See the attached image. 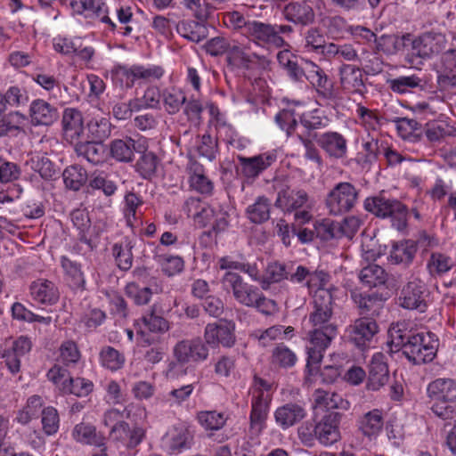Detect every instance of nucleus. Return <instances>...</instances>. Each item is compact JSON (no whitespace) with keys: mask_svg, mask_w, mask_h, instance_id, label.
Returning a JSON list of instances; mask_svg holds the SVG:
<instances>
[{"mask_svg":"<svg viewBox=\"0 0 456 456\" xmlns=\"http://www.w3.org/2000/svg\"><path fill=\"white\" fill-rule=\"evenodd\" d=\"M343 414L328 411L317 420V441L323 446H331L341 439L340 423Z\"/></svg>","mask_w":456,"mask_h":456,"instance_id":"14","label":"nucleus"},{"mask_svg":"<svg viewBox=\"0 0 456 456\" xmlns=\"http://www.w3.org/2000/svg\"><path fill=\"white\" fill-rule=\"evenodd\" d=\"M61 266L64 272L67 285L74 291H83L86 289V279L81 270V265L66 256L61 257Z\"/></svg>","mask_w":456,"mask_h":456,"instance_id":"30","label":"nucleus"},{"mask_svg":"<svg viewBox=\"0 0 456 456\" xmlns=\"http://www.w3.org/2000/svg\"><path fill=\"white\" fill-rule=\"evenodd\" d=\"M62 176L66 187L73 191H78L86 181H89L86 170L78 165L66 167Z\"/></svg>","mask_w":456,"mask_h":456,"instance_id":"51","label":"nucleus"},{"mask_svg":"<svg viewBox=\"0 0 456 456\" xmlns=\"http://www.w3.org/2000/svg\"><path fill=\"white\" fill-rule=\"evenodd\" d=\"M275 206L285 213H291L303 208H311L310 197L305 190L282 189L278 192Z\"/></svg>","mask_w":456,"mask_h":456,"instance_id":"17","label":"nucleus"},{"mask_svg":"<svg viewBox=\"0 0 456 456\" xmlns=\"http://www.w3.org/2000/svg\"><path fill=\"white\" fill-rule=\"evenodd\" d=\"M359 279L363 285L376 288L387 283L388 273L380 265L370 264L360 271Z\"/></svg>","mask_w":456,"mask_h":456,"instance_id":"42","label":"nucleus"},{"mask_svg":"<svg viewBox=\"0 0 456 456\" xmlns=\"http://www.w3.org/2000/svg\"><path fill=\"white\" fill-rule=\"evenodd\" d=\"M74 227L78 231V240L86 244L90 248H94L93 241V229L91 219L86 209H75L70 215Z\"/></svg>","mask_w":456,"mask_h":456,"instance_id":"33","label":"nucleus"},{"mask_svg":"<svg viewBox=\"0 0 456 456\" xmlns=\"http://www.w3.org/2000/svg\"><path fill=\"white\" fill-rule=\"evenodd\" d=\"M283 13L288 21L300 26L310 25L315 19L314 11L310 2L306 0L289 3L285 6Z\"/></svg>","mask_w":456,"mask_h":456,"instance_id":"22","label":"nucleus"},{"mask_svg":"<svg viewBox=\"0 0 456 456\" xmlns=\"http://www.w3.org/2000/svg\"><path fill=\"white\" fill-rule=\"evenodd\" d=\"M272 385L266 380L255 376L249 389L251 395V410L249 413V432L259 436L265 429L272 401Z\"/></svg>","mask_w":456,"mask_h":456,"instance_id":"4","label":"nucleus"},{"mask_svg":"<svg viewBox=\"0 0 456 456\" xmlns=\"http://www.w3.org/2000/svg\"><path fill=\"white\" fill-rule=\"evenodd\" d=\"M145 150V142L134 140L126 136L122 139H115L110 142V156L118 162L130 163L134 160V152H142Z\"/></svg>","mask_w":456,"mask_h":456,"instance_id":"18","label":"nucleus"},{"mask_svg":"<svg viewBox=\"0 0 456 456\" xmlns=\"http://www.w3.org/2000/svg\"><path fill=\"white\" fill-rule=\"evenodd\" d=\"M387 84L389 89L396 94H404L415 88L423 90L426 82L416 74L411 76H400L395 78L387 79Z\"/></svg>","mask_w":456,"mask_h":456,"instance_id":"43","label":"nucleus"},{"mask_svg":"<svg viewBox=\"0 0 456 456\" xmlns=\"http://www.w3.org/2000/svg\"><path fill=\"white\" fill-rule=\"evenodd\" d=\"M245 37L261 46L281 48L286 45L284 38L275 35L273 24L255 20L248 24Z\"/></svg>","mask_w":456,"mask_h":456,"instance_id":"15","label":"nucleus"},{"mask_svg":"<svg viewBox=\"0 0 456 456\" xmlns=\"http://www.w3.org/2000/svg\"><path fill=\"white\" fill-rule=\"evenodd\" d=\"M297 362L296 353L284 343L276 345L272 350L271 363L281 369H289Z\"/></svg>","mask_w":456,"mask_h":456,"instance_id":"47","label":"nucleus"},{"mask_svg":"<svg viewBox=\"0 0 456 456\" xmlns=\"http://www.w3.org/2000/svg\"><path fill=\"white\" fill-rule=\"evenodd\" d=\"M32 299L40 304L53 305L59 299V291L55 284L48 280L38 279L29 287Z\"/></svg>","mask_w":456,"mask_h":456,"instance_id":"29","label":"nucleus"},{"mask_svg":"<svg viewBox=\"0 0 456 456\" xmlns=\"http://www.w3.org/2000/svg\"><path fill=\"white\" fill-rule=\"evenodd\" d=\"M31 168L38 173L45 180H51L57 175V170L54 168L52 161L45 156H36L30 159L29 161Z\"/></svg>","mask_w":456,"mask_h":456,"instance_id":"63","label":"nucleus"},{"mask_svg":"<svg viewBox=\"0 0 456 456\" xmlns=\"http://www.w3.org/2000/svg\"><path fill=\"white\" fill-rule=\"evenodd\" d=\"M177 33L189 41L199 43L208 37V28L201 22L186 20L176 25Z\"/></svg>","mask_w":456,"mask_h":456,"instance_id":"41","label":"nucleus"},{"mask_svg":"<svg viewBox=\"0 0 456 456\" xmlns=\"http://www.w3.org/2000/svg\"><path fill=\"white\" fill-rule=\"evenodd\" d=\"M454 263L451 256L441 253L433 252L427 263V269L433 277L443 276L453 266Z\"/></svg>","mask_w":456,"mask_h":456,"instance_id":"50","label":"nucleus"},{"mask_svg":"<svg viewBox=\"0 0 456 456\" xmlns=\"http://www.w3.org/2000/svg\"><path fill=\"white\" fill-rule=\"evenodd\" d=\"M411 35H382L376 39V47L387 55L401 54L405 63L411 67Z\"/></svg>","mask_w":456,"mask_h":456,"instance_id":"12","label":"nucleus"},{"mask_svg":"<svg viewBox=\"0 0 456 456\" xmlns=\"http://www.w3.org/2000/svg\"><path fill=\"white\" fill-rule=\"evenodd\" d=\"M63 135L70 143L77 142L84 132L82 113L75 108H67L62 114Z\"/></svg>","mask_w":456,"mask_h":456,"instance_id":"23","label":"nucleus"},{"mask_svg":"<svg viewBox=\"0 0 456 456\" xmlns=\"http://www.w3.org/2000/svg\"><path fill=\"white\" fill-rule=\"evenodd\" d=\"M197 420L206 430H219L227 421V416L216 411H202L197 414Z\"/></svg>","mask_w":456,"mask_h":456,"instance_id":"55","label":"nucleus"},{"mask_svg":"<svg viewBox=\"0 0 456 456\" xmlns=\"http://www.w3.org/2000/svg\"><path fill=\"white\" fill-rule=\"evenodd\" d=\"M164 73L163 67L156 64L118 65L112 70L114 77L126 88H132L136 83L141 85L159 80Z\"/></svg>","mask_w":456,"mask_h":456,"instance_id":"8","label":"nucleus"},{"mask_svg":"<svg viewBox=\"0 0 456 456\" xmlns=\"http://www.w3.org/2000/svg\"><path fill=\"white\" fill-rule=\"evenodd\" d=\"M133 248V241L128 238H125L120 242L114 243L111 247V253L116 265L121 271L126 272L131 269L134 260Z\"/></svg>","mask_w":456,"mask_h":456,"instance_id":"38","label":"nucleus"},{"mask_svg":"<svg viewBox=\"0 0 456 456\" xmlns=\"http://www.w3.org/2000/svg\"><path fill=\"white\" fill-rule=\"evenodd\" d=\"M172 355L174 360L168 364L167 375L174 378L183 365L207 361L209 348L200 338H183L173 346Z\"/></svg>","mask_w":456,"mask_h":456,"instance_id":"6","label":"nucleus"},{"mask_svg":"<svg viewBox=\"0 0 456 456\" xmlns=\"http://www.w3.org/2000/svg\"><path fill=\"white\" fill-rule=\"evenodd\" d=\"M417 253V243L413 240H402L394 242L389 253V261L395 265L409 266Z\"/></svg>","mask_w":456,"mask_h":456,"instance_id":"28","label":"nucleus"},{"mask_svg":"<svg viewBox=\"0 0 456 456\" xmlns=\"http://www.w3.org/2000/svg\"><path fill=\"white\" fill-rule=\"evenodd\" d=\"M398 135L403 140L412 142H418L421 137L422 125L414 118H396L393 120Z\"/></svg>","mask_w":456,"mask_h":456,"instance_id":"45","label":"nucleus"},{"mask_svg":"<svg viewBox=\"0 0 456 456\" xmlns=\"http://www.w3.org/2000/svg\"><path fill=\"white\" fill-rule=\"evenodd\" d=\"M94 387V383L89 379L80 377H70L69 379L63 383L61 393L85 397L93 392Z\"/></svg>","mask_w":456,"mask_h":456,"instance_id":"53","label":"nucleus"},{"mask_svg":"<svg viewBox=\"0 0 456 456\" xmlns=\"http://www.w3.org/2000/svg\"><path fill=\"white\" fill-rule=\"evenodd\" d=\"M88 138L102 142L110 136L111 124L109 118L96 116L93 117L86 124Z\"/></svg>","mask_w":456,"mask_h":456,"instance_id":"48","label":"nucleus"},{"mask_svg":"<svg viewBox=\"0 0 456 456\" xmlns=\"http://www.w3.org/2000/svg\"><path fill=\"white\" fill-rule=\"evenodd\" d=\"M80 351L73 340H66L59 347V361L65 367L72 368L80 360Z\"/></svg>","mask_w":456,"mask_h":456,"instance_id":"58","label":"nucleus"},{"mask_svg":"<svg viewBox=\"0 0 456 456\" xmlns=\"http://www.w3.org/2000/svg\"><path fill=\"white\" fill-rule=\"evenodd\" d=\"M203 338L207 346L231 348L236 343L235 323L227 320L208 323Z\"/></svg>","mask_w":456,"mask_h":456,"instance_id":"11","label":"nucleus"},{"mask_svg":"<svg viewBox=\"0 0 456 456\" xmlns=\"http://www.w3.org/2000/svg\"><path fill=\"white\" fill-rule=\"evenodd\" d=\"M305 64H307L306 80L315 90L320 105L332 106L336 104L339 95L331 78L322 68L314 61L306 60Z\"/></svg>","mask_w":456,"mask_h":456,"instance_id":"10","label":"nucleus"},{"mask_svg":"<svg viewBox=\"0 0 456 456\" xmlns=\"http://www.w3.org/2000/svg\"><path fill=\"white\" fill-rule=\"evenodd\" d=\"M384 145L382 142H379L377 137L368 134L367 137L362 138V148L363 151L357 154V163L363 167L371 166L378 160Z\"/></svg>","mask_w":456,"mask_h":456,"instance_id":"36","label":"nucleus"},{"mask_svg":"<svg viewBox=\"0 0 456 456\" xmlns=\"http://www.w3.org/2000/svg\"><path fill=\"white\" fill-rule=\"evenodd\" d=\"M425 291V285L422 281L419 280L409 281L402 289L399 297L400 305L406 309L425 312L427 307Z\"/></svg>","mask_w":456,"mask_h":456,"instance_id":"19","label":"nucleus"},{"mask_svg":"<svg viewBox=\"0 0 456 456\" xmlns=\"http://www.w3.org/2000/svg\"><path fill=\"white\" fill-rule=\"evenodd\" d=\"M140 152L141 156L135 163V171L146 180H151L157 174V169L159 165V159L152 152L146 150Z\"/></svg>","mask_w":456,"mask_h":456,"instance_id":"44","label":"nucleus"},{"mask_svg":"<svg viewBox=\"0 0 456 456\" xmlns=\"http://www.w3.org/2000/svg\"><path fill=\"white\" fill-rule=\"evenodd\" d=\"M75 152L78 157H82L93 165H98L104 159L103 146L98 141H85L79 140L74 143Z\"/></svg>","mask_w":456,"mask_h":456,"instance_id":"37","label":"nucleus"},{"mask_svg":"<svg viewBox=\"0 0 456 456\" xmlns=\"http://www.w3.org/2000/svg\"><path fill=\"white\" fill-rule=\"evenodd\" d=\"M41 415V423L44 433L46 436L55 435L60 427L58 411L53 406H48L42 410Z\"/></svg>","mask_w":456,"mask_h":456,"instance_id":"62","label":"nucleus"},{"mask_svg":"<svg viewBox=\"0 0 456 456\" xmlns=\"http://www.w3.org/2000/svg\"><path fill=\"white\" fill-rule=\"evenodd\" d=\"M27 118L19 111H11L0 119V137L12 131H20Z\"/></svg>","mask_w":456,"mask_h":456,"instance_id":"61","label":"nucleus"},{"mask_svg":"<svg viewBox=\"0 0 456 456\" xmlns=\"http://www.w3.org/2000/svg\"><path fill=\"white\" fill-rule=\"evenodd\" d=\"M388 379L389 372L385 361V355L381 353H377L370 362L367 388L377 391L385 386Z\"/></svg>","mask_w":456,"mask_h":456,"instance_id":"24","label":"nucleus"},{"mask_svg":"<svg viewBox=\"0 0 456 456\" xmlns=\"http://www.w3.org/2000/svg\"><path fill=\"white\" fill-rule=\"evenodd\" d=\"M339 86L345 94L362 95L366 91L362 69L343 63L338 69Z\"/></svg>","mask_w":456,"mask_h":456,"instance_id":"16","label":"nucleus"},{"mask_svg":"<svg viewBox=\"0 0 456 456\" xmlns=\"http://www.w3.org/2000/svg\"><path fill=\"white\" fill-rule=\"evenodd\" d=\"M379 327L377 322L368 317L356 319L350 324L346 334L350 342L362 350L370 347L374 336L378 333Z\"/></svg>","mask_w":456,"mask_h":456,"instance_id":"13","label":"nucleus"},{"mask_svg":"<svg viewBox=\"0 0 456 456\" xmlns=\"http://www.w3.org/2000/svg\"><path fill=\"white\" fill-rule=\"evenodd\" d=\"M192 436L189 429L183 425L172 427L164 437V444L172 452H180L189 448Z\"/></svg>","mask_w":456,"mask_h":456,"instance_id":"31","label":"nucleus"},{"mask_svg":"<svg viewBox=\"0 0 456 456\" xmlns=\"http://www.w3.org/2000/svg\"><path fill=\"white\" fill-rule=\"evenodd\" d=\"M305 408L297 403H288L278 407L273 413L275 423L286 430L300 422L306 416Z\"/></svg>","mask_w":456,"mask_h":456,"instance_id":"21","label":"nucleus"},{"mask_svg":"<svg viewBox=\"0 0 456 456\" xmlns=\"http://www.w3.org/2000/svg\"><path fill=\"white\" fill-rule=\"evenodd\" d=\"M390 343L401 350L407 360L420 365L431 362L436 356L439 340L436 334L419 331L405 322L396 323L389 330Z\"/></svg>","mask_w":456,"mask_h":456,"instance_id":"2","label":"nucleus"},{"mask_svg":"<svg viewBox=\"0 0 456 456\" xmlns=\"http://www.w3.org/2000/svg\"><path fill=\"white\" fill-rule=\"evenodd\" d=\"M313 305V311L309 314L313 330L308 333L306 345L308 366L322 362L326 349L338 334V326L332 322L334 302L331 291H315Z\"/></svg>","mask_w":456,"mask_h":456,"instance_id":"1","label":"nucleus"},{"mask_svg":"<svg viewBox=\"0 0 456 456\" xmlns=\"http://www.w3.org/2000/svg\"><path fill=\"white\" fill-rule=\"evenodd\" d=\"M100 361L103 367L115 371L123 367L125 356L114 347L108 346L102 348Z\"/></svg>","mask_w":456,"mask_h":456,"instance_id":"60","label":"nucleus"},{"mask_svg":"<svg viewBox=\"0 0 456 456\" xmlns=\"http://www.w3.org/2000/svg\"><path fill=\"white\" fill-rule=\"evenodd\" d=\"M283 326L273 325L265 330H257L251 333L250 337L256 339L259 346L266 347L273 341L281 338Z\"/></svg>","mask_w":456,"mask_h":456,"instance_id":"64","label":"nucleus"},{"mask_svg":"<svg viewBox=\"0 0 456 456\" xmlns=\"http://www.w3.org/2000/svg\"><path fill=\"white\" fill-rule=\"evenodd\" d=\"M137 411H142V409L134 403L123 406L122 409L112 407L103 413L102 423L111 428L113 426L123 423L125 419H130L132 413Z\"/></svg>","mask_w":456,"mask_h":456,"instance_id":"46","label":"nucleus"},{"mask_svg":"<svg viewBox=\"0 0 456 456\" xmlns=\"http://www.w3.org/2000/svg\"><path fill=\"white\" fill-rule=\"evenodd\" d=\"M242 174L248 178H255L276 161V154L265 152L251 158L239 157Z\"/></svg>","mask_w":456,"mask_h":456,"instance_id":"27","label":"nucleus"},{"mask_svg":"<svg viewBox=\"0 0 456 456\" xmlns=\"http://www.w3.org/2000/svg\"><path fill=\"white\" fill-rule=\"evenodd\" d=\"M88 184L94 190H101L106 196L113 195L118 189L117 183L110 179V175L99 170L89 175Z\"/></svg>","mask_w":456,"mask_h":456,"instance_id":"54","label":"nucleus"},{"mask_svg":"<svg viewBox=\"0 0 456 456\" xmlns=\"http://www.w3.org/2000/svg\"><path fill=\"white\" fill-rule=\"evenodd\" d=\"M162 100L165 110L173 115L177 113L186 102V95L182 90L176 88L165 89L162 92Z\"/></svg>","mask_w":456,"mask_h":456,"instance_id":"57","label":"nucleus"},{"mask_svg":"<svg viewBox=\"0 0 456 456\" xmlns=\"http://www.w3.org/2000/svg\"><path fill=\"white\" fill-rule=\"evenodd\" d=\"M190 187L202 195H211L214 191V183L206 175L202 165L193 162L189 167Z\"/></svg>","mask_w":456,"mask_h":456,"instance_id":"34","label":"nucleus"},{"mask_svg":"<svg viewBox=\"0 0 456 456\" xmlns=\"http://www.w3.org/2000/svg\"><path fill=\"white\" fill-rule=\"evenodd\" d=\"M384 426V416L379 409H373L357 419L358 431L370 441L376 439Z\"/></svg>","mask_w":456,"mask_h":456,"instance_id":"26","label":"nucleus"},{"mask_svg":"<svg viewBox=\"0 0 456 456\" xmlns=\"http://www.w3.org/2000/svg\"><path fill=\"white\" fill-rule=\"evenodd\" d=\"M29 116L34 126H51L59 118L56 107L43 99L34 100L29 106Z\"/></svg>","mask_w":456,"mask_h":456,"instance_id":"25","label":"nucleus"},{"mask_svg":"<svg viewBox=\"0 0 456 456\" xmlns=\"http://www.w3.org/2000/svg\"><path fill=\"white\" fill-rule=\"evenodd\" d=\"M271 200L265 196H258L254 203L246 208V216L248 220L256 224H261L270 218Z\"/></svg>","mask_w":456,"mask_h":456,"instance_id":"40","label":"nucleus"},{"mask_svg":"<svg viewBox=\"0 0 456 456\" xmlns=\"http://www.w3.org/2000/svg\"><path fill=\"white\" fill-rule=\"evenodd\" d=\"M360 189L349 182H339L327 193L325 207L330 215L341 216L354 209L359 200Z\"/></svg>","mask_w":456,"mask_h":456,"instance_id":"9","label":"nucleus"},{"mask_svg":"<svg viewBox=\"0 0 456 456\" xmlns=\"http://www.w3.org/2000/svg\"><path fill=\"white\" fill-rule=\"evenodd\" d=\"M318 146L335 159H345L347 155V140L338 132H325L316 136Z\"/></svg>","mask_w":456,"mask_h":456,"instance_id":"20","label":"nucleus"},{"mask_svg":"<svg viewBox=\"0 0 456 456\" xmlns=\"http://www.w3.org/2000/svg\"><path fill=\"white\" fill-rule=\"evenodd\" d=\"M73 439L80 444L94 445L96 447L105 446V437L97 432L94 426L81 422L77 424L71 433Z\"/></svg>","mask_w":456,"mask_h":456,"instance_id":"35","label":"nucleus"},{"mask_svg":"<svg viewBox=\"0 0 456 456\" xmlns=\"http://www.w3.org/2000/svg\"><path fill=\"white\" fill-rule=\"evenodd\" d=\"M313 397L314 407L325 408L328 411L335 409L347 411L350 408V403L335 392L319 388L314 392Z\"/></svg>","mask_w":456,"mask_h":456,"instance_id":"32","label":"nucleus"},{"mask_svg":"<svg viewBox=\"0 0 456 456\" xmlns=\"http://www.w3.org/2000/svg\"><path fill=\"white\" fill-rule=\"evenodd\" d=\"M447 43L446 35L442 32L430 30L418 37L411 35V68H419L425 61L441 54Z\"/></svg>","mask_w":456,"mask_h":456,"instance_id":"7","label":"nucleus"},{"mask_svg":"<svg viewBox=\"0 0 456 456\" xmlns=\"http://www.w3.org/2000/svg\"><path fill=\"white\" fill-rule=\"evenodd\" d=\"M142 322L145 329L153 333H165L169 330V322L162 316V308L157 304L142 316Z\"/></svg>","mask_w":456,"mask_h":456,"instance_id":"39","label":"nucleus"},{"mask_svg":"<svg viewBox=\"0 0 456 456\" xmlns=\"http://www.w3.org/2000/svg\"><path fill=\"white\" fill-rule=\"evenodd\" d=\"M363 208L377 217H390L392 226L398 231H403L407 226V207L396 199L387 197L383 192L366 198Z\"/></svg>","mask_w":456,"mask_h":456,"instance_id":"5","label":"nucleus"},{"mask_svg":"<svg viewBox=\"0 0 456 456\" xmlns=\"http://www.w3.org/2000/svg\"><path fill=\"white\" fill-rule=\"evenodd\" d=\"M43 405L44 401L41 396L37 395L29 396L26 405L18 411L16 420L22 425L28 424L33 419L37 418L39 412L43 410Z\"/></svg>","mask_w":456,"mask_h":456,"instance_id":"52","label":"nucleus"},{"mask_svg":"<svg viewBox=\"0 0 456 456\" xmlns=\"http://www.w3.org/2000/svg\"><path fill=\"white\" fill-rule=\"evenodd\" d=\"M153 258L161 267V271L167 276H174L183 270L184 261L182 257L159 253V248H157Z\"/></svg>","mask_w":456,"mask_h":456,"instance_id":"49","label":"nucleus"},{"mask_svg":"<svg viewBox=\"0 0 456 456\" xmlns=\"http://www.w3.org/2000/svg\"><path fill=\"white\" fill-rule=\"evenodd\" d=\"M427 396L430 403V411L443 420L456 418V379L452 378H437L428 383Z\"/></svg>","mask_w":456,"mask_h":456,"instance_id":"3","label":"nucleus"},{"mask_svg":"<svg viewBox=\"0 0 456 456\" xmlns=\"http://www.w3.org/2000/svg\"><path fill=\"white\" fill-rule=\"evenodd\" d=\"M86 12L94 15L101 22L107 24L111 31L116 30V23L109 16V8L103 0H85Z\"/></svg>","mask_w":456,"mask_h":456,"instance_id":"56","label":"nucleus"},{"mask_svg":"<svg viewBox=\"0 0 456 456\" xmlns=\"http://www.w3.org/2000/svg\"><path fill=\"white\" fill-rule=\"evenodd\" d=\"M2 96L7 107L11 108L25 106L29 100L27 89L19 85L11 86Z\"/></svg>","mask_w":456,"mask_h":456,"instance_id":"59","label":"nucleus"}]
</instances>
